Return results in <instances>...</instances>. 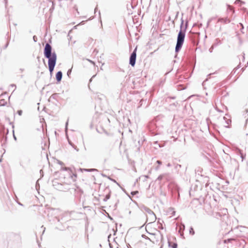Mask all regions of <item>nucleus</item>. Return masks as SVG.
Wrapping results in <instances>:
<instances>
[{"mask_svg":"<svg viewBox=\"0 0 248 248\" xmlns=\"http://www.w3.org/2000/svg\"><path fill=\"white\" fill-rule=\"evenodd\" d=\"M137 48H136L130 57L129 63L132 66H134L136 59Z\"/></svg>","mask_w":248,"mask_h":248,"instance_id":"nucleus-3","label":"nucleus"},{"mask_svg":"<svg viewBox=\"0 0 248 248\" xmlns=\"http://www.w3.org/2000/svg\"><path fill=\"white\" fill-rule=\"evenodd\" d=\"M185 32L181 30L178 33L177 44L175 47V51L178 52L181 48L184 42Z\"/></svg>","mask_w":248,"mask_h":248,"instance_id":"nucleus-2","label":"nucleus"},{"mask_svg":"<svg viewBox=\"0 0 248 248\" xmlns=\"http://www.w3.org/2000/svg\"><path fill=\"white\" fill-rule=\"evenodd\" d=\"M74 9L78 12V9L76 7H74Z\"/></svg>","mask_w":248,"mask_h":248,"instance_id":"nucleus-12","label":"nucleus"},{"mask_svg":"<svg viewBox=\"0 0 248 248\" xmlns=\"http://www.w3.org/2000/svg\"><path fill=\"white\" fill-rule=\"evenodd\" d=\"M17 113L19 115L21 116L22 114V111L21 110H19L17 111Z\"/></svg>","mask_w":248,"mask_h":248,"instance_id":"nucleus-10","label":"nucleus"},{"mask_svg":"<svg viewBox=\"0 0 248 248\" xmlns=\"http://www.w3.org/2000/svg\"><path fill=\"white\" fill-rule=\"evenodd\" d=\"M169 247L170 248H177V245L173 242H169Z\"/></svg>","mask_w":248,"mask_h":248,"instance_id":"nucleus-6","label":"nucleus"},{"mask_svg":"<svg viewBox=\"0 0 248 248\" xmlns=\"http://www.w3.org/2000/svg\"><path fill=\"white\" fill-rule=\"evenodd\" d=\"M149 227V224H148L147 225H146V227Z\"/></svg>","mask_w":248,"mask_h":248,"instance_id":"nucleus-14","label":"nucleus"},{"mask_svg":"<svg viewBox=\"0 0 248 248\" xmlns=\"http://www.w3.org/2000/svg\"><path fill=\"white\" fill-rule=\"evenodd\" d=\"M158 180H162V179H164L165 180V181L167 180V176H165V175H161V176H159L158 178H157Z\"/></svg>","mask_w":248,"mask_h":248,"instance_id":"nucleus-8","label":"nucleus"},{"mask_svg":"<svg viewBox=\"0 0 248 248\" xmlns=\"http://www.w3.org/2000/svg\"><path fill=\"white\" fill-rule=\"evenodd\" d=\"M157 163H158V164H160V162L159 161H157Z\"/></svg>","mask_w":248,"mask_h":248,"instance_id":"nucleus-13","label":"nucleus"},{"mask_svg":"<svg viewBox=\"0 0 248 248\" xmlns=\"http://www.w3.org/2000/svg\"><path fill=\"white\" fill-rule=\"evenodd\" d=\"M218 21L219 22H220L221 23H229L230 22V20L227 18H222V19H219L218 20Z\"/></svg>","mask_w":248,"mask_h":248,"instance_id":"nucleus-5","label":"nucleus"},{"mask_svg":"<svg viewBox=\"0 0 248 248\" xmlns=\"http://www.w3.org/2000/svg\"><path fill=\"white\" fill-rule=\"evenodd\" d=\"M234 240V239H228L224 241V243H227L230 242Z\"/></svg>","mask_w":248,"mask_h":248,"instance_id":"nucleus-9","label":"nucleus"},{"mask_svg":"<svg viewBox=\"0 0 248 248\" xmlns=\"http://www.w3.org/2000/svg\"><path fill=\"white\" fill-rule=\"evenodd\" d=\"M137 193H138V191H133V192H131V194L133 195H135V194H136Z\"/></svg>","mask_w":248,"mask_h":248,"instance_id":"nucleus-11","label":"nucleus"},{"mask_svg":"<svg viewBox=\"0 0 248 248\" xmlns=\"http://www.w3.org/2000/svg\"><path fill=\"white\" fill-rule=\"evenodd\" d=\"M157 225H158V228L160 229H163L164 228L163 224L162 223L160 222L159 220L157 222Z\"/></svg>","mask_w":248,"mask_h":248,"instance_id":"nucleus-7","label":"nucleus"},{"mask_svg":"<svg viewBox=\"0 0 248 248\" xmlns=\"http://www.w3.org/2000/svg\"><path fill=\"white\" fill-rule=\"evenodd\" d=\"M52 47L51 46L46 44L44 49V55L48 59V68L50 73H52L57 60V55L55 52L51 54Z\"/></svg>","mask_w":248,"mask_h":248,"instance_id":"nucleus-1","label":"nucleus"},{"mask_svg":"<svg viewBox=\"0 0 248 248\" xmlns=\"http://www.w3.org/2000/svg\"><path fill=\"white\" fill-rule=\"evenodd\" d=\"M56 78L58 81H60L62 78V73L61 71L58 72L56 75Z\"/></svg>","mask_w":248,"mask_h":248,"instance_id":"nucleus-4","label":"nucleus"},{"mask_svg":"<svg viewBox=\"0 0 248 248\" xmlns=\"http://www.w3.org/2000/svg\"><path fill=\"white\" fill-rule=\"evenodd\" d=\"M20 70H21L22 72H23V71H24V70H23V69H20Z\"/></svg>","mask_w":248,"mask_h":248,"instance_id":"nucleus-15","label":"nucleus"}]
</instances>
